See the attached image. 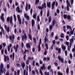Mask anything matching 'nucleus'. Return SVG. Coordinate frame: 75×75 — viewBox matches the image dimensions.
<instances>
[{"label": "nucleus", "instance_id": "nucleus-43", "mask_svg": "<svg viewBox=\"0 0 75 75\" xmlns=\"http://www.w3.org/2000/svg\"><path fill=\"white\" fill-rule=\"evenodd\" d=\"M16 66L17 67H21V65H20V63H16Z\"/></svg>", "mask_w": 75, "mask_h": 75}, {"label": "nucleus", "instance_id": "nucleus-20", "mask_svg": "<svg viewBox=\"0 0 75 75\" xmlns=\"http://www.w3.org/2000/svg\"><path fill=\"white\" fill-rule=\"evenodd\" d=\"M31 23L32 27H34V25H35V21H34V20L32 19V20Z\"/></svg>", "mask_w": 75, "mask_h": 75}, {"label": "nucleus", "instance_id": "nucleus-15", "mask_svg": "<svg viewBox=\"0 0 75 75\" xmlns=\"http://www.w3.org/2000/svg\"><path fill=\"white\" fill-rule=\"evenodd\" d=\"M16 11L18 13H21V11H20V7L19 6H18L17 8H16Z\"/></svg>", "mask_w": 75, "mask_h": 75}, {"label": "nucleus", "instance_id": "nucleus-62", "mask_svg": "<svg viewBox=\"0 0 75 75\" xmlns=\"http://www.w3.org/2000/svg\"><path fill=\"white\" fill-rule=\"evenodd\" d=\"M30 13L31 15H32V13H33V8H32L30 9Z\"/></svg>", "mask_w": 75, "mask_h": 75}, {"label": "nucleus", "instance_id": "nucleus-6", "mask_svg": "<svg viewBox=\"0 0 75 75\" xmlns=\"http://www.w3.org/2000/svg\"><path fill=\"white\" fill-rule=\"evenodd\" d=\"M58 58L59 61H60L61 63H64V59L62 58H61L60 56H58Z\"/></svg>", "mask_w": 75, "mask_h": 75}, {"label": "nucleus", "instance_id": "nucleus-47", "mask_svg": "<svg viewBox=\"0 0 75 75\" xmlns=\"http://www.w3.org/2000/svg\"><path fill=\"white\" fill-rule=\"evenodd\" d=\"M2 45H3L4 48V47H5L6 46V44L5 42H4L3 43Z\"/></svg>", "mask_w": 75, "mask_h": 75}, {"label": "nucleus", "instance_id": "nucleus-4", "mask_svg": "<svg viewBox=\"0 0 75 75\" xmlns=\"http://www.w3.org/2000/svg\"><path fill=\"white\" fill-rule=\"evenodd\" d=\"M10 24H11L12 25H13V16H11L10 17H8L7 18V21L8 22L10 21Z\"/></svg>", "mask_w": 75, "mask_h": 75}, {"label": "nucleus", "instance_id": "nucleus-56", "mask_svg": "<svg viewBox=\"0 0 75 75\" xmlns=\"http://www.w3.org/2000/svg\"><path fill=\"white\" fill-rule=\"evenodd\" d=\"M57 74L58 75H63V74L62 73H61L60 72H58Z\"/></svg>", "mask_w": 75, "mask_h": 75}, {"label": "nucleus", "instance_id": "nucleus-51", "mask_svg": "<svg viewBox=\"0 0 75 75\" xmlns=\"http://www.w3.org/2000/svg\"><path fill=\"white\" fill-rule=\"evenodd\" d=\"M20 70H18L17 71V75H19V74H20Z\"/></svg>", "mask_w": 75, "mask_h": 75}, {"label": "nucleus", "instance_id": "nucleus-61", "mask_svg": "<svg viewBox=\"0 0 75 75\" xmlns=\"http://www.w3.org/2000/svg\"><path fill=\"white\" fill-rule=\"evenodd\" d=\"M3 73L4 72V74H5L6 73V69H3Z\"/></svg>", "mask_w": 75, "mask_h": 75}, {"label": "nucleus", "instance_id": "nucleus-28", "mask_svg": "<svg viewBox=\"0 0 75 75\" xmlns=\"http://www.w3.org/2000/svg\"><path fill=\"white\" fill-rule=\"evenodd\" d=\"M28 3H26L25 10L26 11H27V10H28Z\"/></svg>", "mask_w": 75, "mask_h": 75}, {"label": "nucleus", "instance_id": "nucleus-7", "mask_svg": "<svg viewBox=\"0 0 75 75\" xmlns=\"http://www.w3.org/2000/svg\"><path fill=\"white\" fill-rule=\"evenodd\" d=\"M3 68H4V65H3V63H1L0 66V71L1 72L2 74H3Z\"/></svg>", "mask_w": 75, "mask_h": 75}, {"label": "nucleus", "instance_id": "nucleus-18", "mask_svg": "<svg viewBox=\"0 0 75 75\" xmlns=\"http://www.w3.org/2000/svg\"><path fill=\"white\" fill-rule=\"evenodd\" d=\"M42 6L43 8H46L47 7V6L46 5V3L45 2H44L43 4H42Z\"/></svg>", "mask_w": 75, "mask_h": 75}, {"label": "nucleus", "instance_id": "nucleus-10", "mask_svg": "<svg viewBox=\"0 0 75 75\" xmlns=\"http://www.w3.org/2000/svg\"><path fill=\"white\" fill-rule=\"evenodd\" d=\"M4 28L6 29L7 33H8L10 31V27H8L7 28V25H4Z\"/></svg>", "mask_w": 75, "mask_h": 75}, {"label": "nucleus", "instance_id": "nucleus-8", "mask_svg": "<svg viewBox=\"0 0 75 75\" xmlns=\"http://www.w3.org/2000/svg\"><path fill=\"white\" fill-rule=\"evenodd\" d=\"M18 47H19L18 45H16V46L15 45L14 46L13 49L14 50H15V52H17V50Z\"/></svg>", "mask_w": 75, "mask_h": 75}, {"label": "nucleus", "instance_id": "nucleus-13", "mask_svg": "<svg viewBox=\"0 0 75 75\" xmlns=\"http://www.w3.org/2000/svg\"><path fill=\"white\" fill-rule=\"evenodd\" d=\"M9 39L11 40L12 41H13L14 40V35H12V38L11 36V35H10L9 37Z\"/></svg>", "mask_w": 75, "mask_h": 75}, {"label": "nucleus", "instance_id": "nucleus-22", "mask_svg": "<svg viewBox=\"0 0 75 75\" xmlns=\"http://www.w3.org/2000/svg\"><path fill=\"white\" fill-rule=\"evenodd\" d=\"M56 23V21L55 19H53L52 21V26H54Z\"/></svg>", "mask_w": 75, "mask_h": 75}, {"label": "nucleus", "instance_id": "nucleus-35", "mask_svg": "<svg viewBox=\"0 0 75 75\" xmlns=\"http://www.w3.org/2000/svg\"><path fill=\"white\" fill-rule=\"evenodd\" d=\"M54 65L55 67H56L58 66V63L56 62H54Z\"/></svg>", "mask_w": 75, "mask_h": 75}, {"label": "nucleus", "instance_id": "nucleus-45", "mask_svg": "<svg viewBox=\"0 0 75 75\" xmlns=\"http://www.w3.org/2000/svg\"><path fill=\"white\" fill-rule=\"evenodd\" d=\"M45 75H50V72H45Z\"/></svg>", "mask_w": 75, "mask_h": 75}, {"label": "nucleus", "instance_id": "nucleus-3", "mask_svg": "<svg viewBox=\"0 0 75 75\" xmlns=\"http://www.w3.org/2000/svg\"><path fill=\"white\" fill-rule=\"evenodd\" d=\"M23 33H24V35L22 36V40L23 41H24V40H27V34L25 33L24 30H23Z\"/></svg>", "mask_w": 75, "mask_h": 75}, {"label": "nucleus", "instance_id": "nucleus-32", "mask_svg": "<svg viewBox=\"0 0 75 75\" xmlns=\"http://www.w3.org/2000/svg\"><path fill=\"white\" fill-rule=\"evenodd\" d=\"M63 31L64 33H66V26L64 25L63 27Z\"/></svg>", "mask_w": 75, "mask_h": 75}, {"label": "nucleus", "instance_id": "nucleus-2", "mask_svg": "<svg viewBox=\"0 0 75 75\" xmlns=\"http://www.w3.org/2000/svg\"><path fill=\"white\" fill-rule=\"evenodd\" d=\"M45 69V64H42V66L40 68V69L39 70V72L40 74L41 75H43V73H42V71H44Z\"/></svg>", "mask_w": 75, "mask_h": 75}, {"label": "nucleus", "instance_id": "nucleus-23", "mask_svg": "<svg viewBox=\"0 0 75 75\" xmlns=\"http://www.w3.org/2000/svg\"><path fill=\"white\" fill-rule=\"evenodd\" d=\"M47 6L49 8L51 7V3L50 2L47 3Z\"/></svg>", "mask_w": 75, "mask_h": 75}, {"label": "nucleus", "instance_id": "nucleus-34", "mask_svg": "<svg viewBox=\"0 0 75 75\" xmlns=\"http://www.w3.org/2000/svg\"><path fill=\"white\" fill-rule=\"evenodd\" d=\"M53 26H52V25H50L49 27V29L50 31H51V30L52 29V28H53Z\"/></svg>", "mask_w": 75, "mask_h": 75}, {"label": "nucleus", "instance_id": "nucleus-39", "mask_svg": "<svg viewBox=\"0 0 75 75\" xmlns=\"http://www.w3.org/2000/svg\"><path fill=\"white\" fill-rule=\"evenodd\" d=\"M47 49H45L44 52V55H46L47 54Z\"/></svg>", "mask_w": 75, "mask_h": 75}, {"label": "nucleus", "instance_id": "nucleus-63", "mask_svg": "<svg viewBox=\"0 0 75 75\" xmlns=\"http://www.w3.org/2000/svg\"><path fill=\"white\" fill-rule=\"evenodd\" d=\"M36 66H37L38 67H39L40 66V65H39V63H38V62H36Z\"/></svg>", "mask_w": 75, "mask_h": 75}, {"label": "nucleus", "instance_id": "nucleus-26", "mask_svg": "<svg viewBox=\"0 0 75 75\" xmlns=\"http://www.w3.org/2000/svg\"><path fill=\"white\" fill-rule=\"evenodd\" d=\"M62 50H63L64 51H65V50H66V47L64 45H62Z\"/></svg>", "mask_w": 75, "mask_h": 75}, {"label": "nucleus", "instance_id": "nucleus-36", "mask_svg": "<svg viewBox=\"0 0 75 75\" xmlns=\"http://www.w3.org/2000/svg\"><path fill=\"white\" fill-rule=\"evenodd\" d=\"M38 7L39 9V10H42V9H43L44 8L42 7V6H38Z\"/></svg>", "mask_w": 75, "mask_h": 75}, {"label": "nucleus", "instance_id": "nucleus-57", "mask_svg": "<svg viewBox=\"0 0 75 75\" xmlns=\"http://www.w3.org/2000/svg\"><path fill=\"white\" fill-rule=\"evenodd\" d=\"M35 72H36V74H38V75H39V72H38V69L36 70Z\"/></svg>", "mask_w": 75, "mask_h": 75}, {"label": "nucleus", "instance_id": "nucleus-27", "mask_svg": "<svg viewBox=\"0 0 75 75\" xmlns=\"http://www.w3.org/2000/svg\"><path fill=\"white\" fill-rule=\"evenodd\" d=\"M66 3L69 6V7H70L71 6V4H70V3L69 2V0H66Z\"/></svg>", "mask_w": 75, "mask_h": 75}, {"label": "nucleus", "instance_id": "nucleus-49", "mask_svg": "<svg viewBox=\"0 0 75 75\" xmlns=\"http://www.w3.org/2000/svg\"><path fill=\"white\" fill-rule=\"evenodd\" d=\"M69 5H67V11H69Z\"/></svg>", "mask_w": 75, "mask_h": 75}, {"label": "nucleus", "instance_id": "nucleus-17", "mask_svg": "<svg viewBox=\"0 0 75 75\" xmlns=\"http://www.w3.org/2000/svg\"><path fill=\"white\" fill-rule=\"evenodd\" d=\"M55 2L54 1L53 2L52 4V10H54V6H55Z\"/></svg>", "mask_w": 75, "mask_h": 75}, {"label": "nucleus", "instance_id": "nucleus-44", "mask_svg": "<svg viewBox=\"0 0 75 75\" xmlns=\"http://www.w3.org/2000/svg\"><path fill=\"white\" fill-rule=\"evenodd\" d=\"M36 13H35L34 15H33V17L34 18H35V19H36Z\"/></svg>", "mask_w": 75, "mask_h": 75}, {"label": "nucleus", "instance_id": "nucleus-41", "mask_svg": "<svg viewBox=\"0 0 75 75\" xmlns=\"http://www.w3.org/2000/svg\"><path fill=\"white\" fill-rule=\"evenodd\" d=\"M37 21L38 22L40 21V16L39 15L38 16V17L37 18Z\"/></svg>", "mask_w": 75, "mask_h": 75}, {"label": "nucleus", "instance_id": "nucleus-52", "mask_svg": "<svg viewBox=\"0 0 75 75\" xmlns=\"http://www.w3.org/2000/svg\"><path fill=\"white\" fill-rule=\"evenodd\" d=\"M72 54L70 53V59H72Z\"/></svg>", "mask_w": 75, "mask_h": 75}, {"label": "nucleus", "instance_id": "nucleus-12", "mask_svg": "<svg viewBox=\"0 0 75 75\" xmlns=\"http://www.w3.org/2000/svg\"><path fill=\"white\" fill-rule=\"evenodd\" d=\"M17 17L18 20V21L19 22V24H21V19L20 18V15H17Z\"/></svg>", "mask_w": 75, "mask_h": 75}, {"label": "nucleus", "instance_id": "nucleus-58", "mask_svg": "<svg viewBox=\"0 0 75 75\" xmlns=\"http://www.w3.org/2000/svg\"><path fill=\"white\" fill-rule=\"evenodd\" d=\"M42 13H43V12H42V10H41L40 12V14L41 16H42Z\"/></svg>", "mask_w": 75, "mask_h": 75}, {"label": "nucleus", "instance_id": "nucleus-16", "mask_svg": "<svg viewBox=\"0 0 75 75\" xmlns=\"http://www.w3.org/2000/svg\"><path fill=\"white\" fill-rule=\"evenodd\" d=\"M21 65L22 68V69H24V67H25V63H24V62H23V63H21Z\"/></svg>", "mask_w": 75, "mask_h": 75}, {"label": "nucleus", "instance_id": "nucleus-46", "mask_svg": "<svg viewBox=\"0 0 75 75\" xmlns=\"http://www.w3.org/2000/svg\"><path fill=\"white\" fill-rule=\"evenodd\" d=\"M66 38L67 41H68V40H69V36H68V35H66Z\"/></svg>", "mask_w": 75, "mask_h": 75}, {"label": "nucleus", "instance_id": "nucleus-55", "mask_svg": "<svg viewBox=\"0 0 75 75\" xmlns=\"http://www.w3.org/2000/svg\"><path fill=\"white\" fill-rule=\"evenodd\" d=\"M35 61L34 60L33 61V67H34V66H35Z\"/></svg>", "mask_w": 75, "mask_h": 75}, {"label": "nucleus", "instance_id": "nucleus-25", "mask_svg": "<svg viewBox=\"0 0 75 75\" xmlns=\"http://www.w3.org/2000/svg\"><path fill=\"white\" fill-rule=\"evenodd\" d=\"M66 27L67 29H69L70 30H72V28H71V26H69V25H67L66 26Z\"/></svg>", "mask_w": 75, "mask_h": 75}, {"label": "nucleus", "instance_id": "nucleus-37", "mask_svg": "<svg viewBox=\"0 0 75 75\" xmlns=\"http://www.w3.org/2000/svg\"><path fill=\"white\" fill-rule=\"evenodd\" d=\"M29 62L30 61L28 59H27L26 62V64L27 65H29Z\"/></svg>", "mask_w": 75, "mask_h": 75}, {"label": "nucleus", "instance_id": "nucleus-53", "mask_svg": "<svg viewBox=\"0 0 75 75\" xmlns=\"http://www.w3.org/2000/svg\"><path fill=\"white\" fill-rule=\"evenodd\" d=\"M50 72H51L52 74H54V71L52 69H51L50 70Z\"/></svg>", "mask_w": 75, "mask_h": 75}, {"label": "nucleus", "instance_id": "nucleus-60", "mask_svg": "<svg viewBox=\"0 0 75 75\" xmlns=\"http://www.w3.org/2000/svg\"><path fill=\"white\" fill-rule=\"evenodd\" d=\"M70 1L71 5H72V4H73V3H74V0H71Z\"/></svg>", "mask_w": 75, "mask_h": 75}, {"label": "nucleus", "instance_id": "nucleus-50", "mask_svg": "<svg viewBox=\"0 0 75 75\" xmlns=\"http://www.w3.org/2000/svg\"><path fill=\"white\" fill-rule=\"evenodd\" d=\"M63 16L64 17V18L65 19L67 18V15L64 14L63 15Z\"/></svg>", "mask_w": 75, "mask_h": 75}, {"label": "nucleus", "instance_id": "nucleus-1", "mask_svg": "<svg viewBox=\"0 0 75 75\" xmlns=\"http://www.w3.org/2000/svg\"><path fill=\"white\" fill-rule=\"evenodd\" d=\"M46 34L47 35L45 36L44 40V42L45 44V45L46 47V49L47 50H48V44L47 43V42L48 43V42H49V41H48V39L47 38V33H46Z\"/></svg>", "mask_w": 75, "mask_h": 75}, {"label": "nucleus", "instance_id": "nucleus-64", "mask_svg": "<svg viewBox=\"0 0 75 75\" xmlns=\"http://www.w3.org/2000/svg\"><path fill=\"white\" fill-rule=\"evenodd\" d=\"M61 38H64V34L63 33H61Z\"/></svg>", "mask_w": 75, "mask_h": 75}, {"label": "nucleus", "instance_id": "nucleus-33", "mask_svg": "<svg viewBox=\"0 0 75 75\" xmlns=\"http://www.w3.org/2000/svg\"><path fill=\"white\" fill-rule=\"evenodd\" d=\"M66 72L67 74H68L69 73V67H68L67 68Z\"/></svg>", "mask_w": 75, "mask_h": 75}, {"label": "nucleus", "instance_id": "nucleus-19", "mask_svg": "<svg viewBox=\"0 0 75 75\" xmlns=\"http://www.w3.org/2000/svg\"><path fill=\"white\" fill-rule=\"evenodd\" d=\"M26 47L27 48H30L31 46H30V43H28L26 44Z\"/></svg>", "mask_w": 75, "mask_h": 75}, {"label": "nucleus", "instance_id": "nucleus-21", "mask_svg": "<svg viewBox=\"0 0 75 75\" xmlns=\"http://www.w3.org/2000/svg\"><path fill=\"white\" fill-rule=\"evenodd\" d=\"M6 59H7V60H9V57L8 56H7L6 55L4 56V61H5V62H6Z\"/></svg>", "mask_w": 75, "mask_h": 75}, {"label": "nucleus", "instance_id": "nucleus-54", "mask_svg": "<svg viewBox=\"0 0 75 75\" xmlns=\"http://www.w3.org/2000/svg\"><path fill=\"white\" fill-rule=\"evenodd\" d=\"M54 36V32H53L50 35V37L51 38H52V37H53V36Z\"/></svg>", "mask_w": 75, "mask_h": 75}, {"label": "nucleus", "instance_id": "nucleus-48", "mask_svg": "<svg viewBox=\"0 0 75 75\" xmlns=\"http://www.w3.org/2000/svg\"><path fill=\"white\" fill-rule=\"evenodd\" d=\"M41 39H40L39 40V42L38 45H41Z\"/></svg>", "mask_w": 75, "mask_h": 75}, {"label": "nucleus", "instance_id": "nucleus-38", "mask_svg": "<svg viewBox=\"0 0 75 75\" xmlns=\"http://www.w3.org/2000/svg\"><path fill=\"white\" fill-rule=\"evenodd\" d=\"M51 69V65H49L47 67V70H50Z\"/></svg>", "mask_w": 75, "mask_h": 75}, {"label": "nucleus", "instance_id": "nucleus-5", "mask_svg": "<svg viewBox=\"0 0 75 75\" xmlns=\"http://www.w3.org/2000/svg\"><path fill=\"white\" fill-rule=\"evenodd\" d=\"M72 37V38L69 40L70 41V48H71V47H72V44L74 42V36H73Z\"/></svg>", "mask_w": 75, "mask_h": 75}, {"label": "nucleus", "instance_id": "nucleus-59", "mask_svg": "<svg viewBox=\"0 0 75 75\" xmlns=\"http://www.w3.org/2000/svg\"><path fill=\"white\" fill-rule=\"evenodd\" d=\"M39 63L40 64H42V63H43V62L41 61V60H40L39 61Z\"/></svg>", "mask_w": 75, "mask_h": 75}, {"label": "nucleus", "instance_id": "nucleus-11", "mask_svg": "<svg viewBox=\"0 0 75 75\" xmlns=\"http://www.w3.org/2000/svg\"><path fill=\"white\" fill-rule=\"evenodd\" d=\"M4 13H3L1 14V18L3 22H4L5 21L4 18Z\"/></svg>", "mask_w": 75, "mask_h": 75}, {"label": "nucleus", "instance_id": "nucleus-29", "mask_svg": "<svg viewBox=\"0 0 75 75\" xmlns=\"http://www.w3.org/2000/svg\"><path fill=\"white\" fill-rule=\"evenodd\" d=\"M71 16L70 15H68L67 16V19L69 20H70L71 21Z\"/></svg>", "mask_w": 75, "mask_h": 75}, {"label": "nucleus", "instance_id": "nucleus-40", "mask_svg": "<svg viewBox=\"0 0 75 75\" xmlns=\"http://www.w3.org/2000/svg\"><path fill=\"white\" fill-rule=\"evenodd\" d=\"M41 51V47H40V45H38V51L40 52Z\"/></svg>", "mask_w": 75, "mask_h": 75}, {"label": "nucleus", "instance_id": "nucleus-30", "mask_svg": "<svg viewBox=\"0 0 75 75\" xmlns=\"http://www.w3.org/2000/svg\"><path fill=\"white\" fill-rule=\"evenodd\" d=\"M49 23H50L51 22V16H49L48 19Z\"/></svg>", "mask_w": 75, "mask_h": 75}, {"label": "nucleus", "instance_id": "nucleus-42", "mask_svg": "<svg viewBox=\"0 0 75 75\" xmlns=\"http://www.w3.org/2000/svg\"><path fill=\"white\" fill-rule=\"evenodd\" d=\"M61 48H59V50H58V54H61Z\"/></svg>", "mask_w": 75, "mask_h": 75}, {"label": "nucleus", "instance_id": "nucleus-14", "mask_svg": "<svg viewBox=\"0 0 75 75\" xmlns=\"http://www.w3.org/2000/svg\"><path fill=\"white\" fill-rule=\"evenodd\" d=\"M24 17L28 20V21L29 20L30 17H29V16L27 15L26 13H25L24 14Z\"/></svg>", "mask_w": 75, "mask_h": 75}, {"label": "nucleus", "instance_id": "nucleus-24", "mask_svg": "<svg viewBox=\"0 0 75 75\" xmlns=\"http://www.w3.org/2000/svg\"><path fill=\"white\" fill-rule=\"evenodd\" d=\"M33 41L35 44H37V40H36V38H33Z\"/></svg>", "mask_w": 75, "mask_h": 75}, {"label": "nucleus", "instance_id": "nucleus-31", "mask_svg": "<svg viewBox=\"0 0 75 75\" xmlns=\"http://www.w3.org/2000/svg\"><path fill=\"white\" fill-rule=\"evenodd\" d=\"M40 3V0H36L35 4L36 5H37V4H38V3Z\"/></svg>", "mask_w": 75, "mask_h": 75}, {"label": "nucleus", "instance_id": "nucleus-9", "mask_svg": "<svg viewBox=\"0 0 75 75\" xmlns=\"http://www.w3.org/2000/svg\"><path fill=\"white\" fill-rule=\"evenodd\" d=\"M29 31V38L31 41H32V40H33L32 39V36H31V29H30Z\"/></svg>", "mask_w": 75, "mask_h": 75}]
</instances>
